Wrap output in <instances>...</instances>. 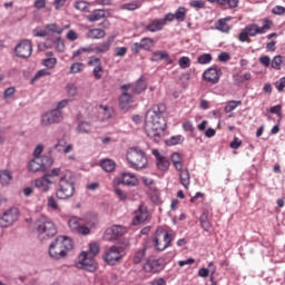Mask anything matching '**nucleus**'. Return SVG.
I'll return each instance as SVG.
<instances>
[{"instance_id":"1","label":"nucleus","mask_w":285,"mask_h":285,"mask_svg":"<svg viewBox=\"0 0 285 285\" xmlns=\"http://www.w3.org/2000/svg\"><path fill=\"white\" fill-rule=\"evenodd\" d=\"M166 112V105L158 104L154 105L145 116V132L147 137L154 139V141H159L164 130H166V118L164 117Z\"/></svg>"},{"instance_id":"2","label":"nucleus","mask_w":285,"mask_h":285,"mask_svg":"<svg viewBox=\"0 0 285 285\" xmlns=\"http://www.w3.org/2000/svg\"><path fill=\"white\" fill-rule=\"evenodd\" d=\"M75 195V178L72 171L62 169L59 176L58 188L56 189L57 199H70Z\"/></svg>"},{"instance_id":"3","label":"nucleus","mask_w":285,"mask_h":285,"mask_svg":"<svg viewBox=\"0 0 285 285\" xmlns=\"http://www.w3.org/2000/svg\"><path fill=\"white\" fill-rule=\"evenodd\" d=\"M72 250V239L58 236L49 246V255L52 259H63Z\"/></svg>"},{"instance_id":"4","label":"nucleus","mask_w":285,"mask_h":285,"mask_svg":"<svg viewBox=\"0 0 285 285\" xmlns=\"http://www.w3.org/2000/svg\"><path fill=\"white\" fill-rule=\"evenodd\" d=\"M273 28V20L264 19L263 26L258 27L257 23L247 24L239 33L238 39L242 43L248 41V37H257V35H266Z\"/></svg>"},{"instance_id":"5","label":"nucleus","mask_w":285,"mask_h":285,"mask_svg":"<svg viewBox=\"0 0 285 285\" xmlns=\"http://www.w3.org/2000/svg\"><path fill=\"white\" fill-rule=\"evenodd\" d=\"M126 157L130 168H135V170H141V168L148 166V157H146V153L139 147L127 149Z\"/></svg>"},{"instance_id":"6","label":"nucleus","mask_w":285,"mask_h":285,"mask_svg":"<svg viewBox=\"0 0 285 285\" xmlns=\"http://www.w3.org/2000/svg\"><path fill=\"white\" fill-rule=\"evenodd\" d=\"M125 255L126 253L124 252V247L112 245L105 252L102 259L106 264H108V266H116L120 261L124 259Z\"/></svg>"},{"instance_id":"7","label":"nucleus","mask_w":285,"mask_h":285,"mask_svg":"<svg viewBox=\"0 0 285 285\" xmlns=\"http://www.w3.org/2000/svg\"><path fill=\"white\" fill-rule=\"evenodd\" d=\"M174 239L175 236H173V233H168L166 229L159 228L156 230L154 246L156 250H166V248L170 246Z\"/></svg>"},{"instance_id":"8","label":"nucleus","mask_w":285,"mask_h":285,"mask_svg":"<svg viewBox=\"0 0 285 285\" xmlns=\"http://www.w3.org/2000/svg\"><path fill=\"white\" fill-rule=\"evenodd\" d=\"M36 230L38 235H46V237H55L57 235V227H55V223L46 218V216H40L37 219Z\"/></svg>"},{"instance_id":"9","label":"nucleus","mask_w":285,"mask_h":285,"mask_svg":"<svg viewBox=\"0 0 285 285\" xmlns=\"http://www.w3.org/2000/svg\"><path fill=\"white\" fill-rule=\"evenodd\" d=\"M63 121V112L59 109H52L41 115L40 125L42 128L53 126V124H61Z\"/></svg>"},{"instance_id":"10","label":"nucleus","mask_w":285,"mask_h":285,"mask_svg":"<svg viewBox=\"0 0 285 285\" xmlns=\"http://www.w3.org/2000/svg\"><path fill=\"white\" fill-rule=\"evenodd\" d=\"M19 220V208L10 207L0 214V228H10Z\"/></svg>"},{"instance_id":"11","label":"nucleus","mask_w":285,"mask_h":285,"mask_svg":"<svg viewBox=\"0 0 285 285\" xmlns=\"http://www.w3.org/2000/svg\"><path fill=\"white\" fill-rule=\"evenodd\" d=\"M78 268H82V271H87L88 273H95L97 271V262H95V257L89 256L87 252H82L79 255Z\"/></svg>"},{"instance_id":"12","label":"nucleus","mask_w":285,"mask_h":285,"mask_svg":"<svg viewBox=\"0 0 285 285\" xmlns=\"http://www.w3.org/2000/svg\"><path fill=\"white\" fill-rule=\"evenodd\" d=\"M16 55L21 59H28L32 56V41L22 40L16 46Z\"/></svg>"},{"instance_id":"13","label":"nucleus","mask_w":285,"mask_h":285,"mask_svg":"<svg viewBox=\"0 0 285 285\" xmlns=\"http://www.w3.org/2000/svg\"><path fill=\"white\" fill-rule=\"evenodd\" d=\"M79 217L72 216L69 222L68 226L72 233H77V235H90V228L81 225Z\"/></svg>"},{"instance_id":"14","label":"nucleus","mask_w":285,"mask_h":285,"mask_svg":"<svg viewBox=\"0 0 285 285\" xmlns=\"http://www.w3.org/2000/svg\"><path fill=\"white\" fill-rule=\"evenodd\" d=\"M222 78V69H217V67H210L203 73V79L208 81V83H219V79Z\"/></svg>"},{"instance_id":"15","label":"nucleus","mask_w":285,"mask_h":285,"mask_svg":"<svg viewBox=\"0 0 285 285\" xmlns=\"http://www.w3.org/2000/svg\"><path fill=\"white\" fill-rule=\"evenodd\" d=\"M120 89L122 90V94L119 98V106L120 108L125 109V108H128L130 104H132V94H130V83L122 85Z\"/></svg>"},{"instance_id":"16","label":"nucleus","mask_w":285,"mask_h":285,"mask_svg":"<svg viewBox=\"0 0 285 285\" xmlns=\"http://www.w3.org/2000/svg\"><path fill=\"white\" fill-rule=\"evenodd\" d=\"M126 233V228L121 225H114L105 232V239L112 242L114 239H119Z\"/></svg>"},{"instance_id":"17","label":"nucleus","mask_w":285,"mask_h":285,"mask_svg":"<svg viewBox=\"0 0 285 285\" xmlns=\"http://www.w3.org/2000/svg\"><path fill=\"white\" fill-rule=\"evenodd\" d=\"M150 214L148 213V207L146 205H139L138 209L135 212V217L132 219L134 226H139V224H144L147 222Z\"/></svg>"},{"instance_id":"18","label":"nucleus","mask_w":285,"mask_h":285,"mask_svg":"<svg viewBox=\"0 0 285 285\" xmlns=\"http://www.w3.org/2000/svg\"><path fill=\"white\" fill-rule=\"evenodd\" d=\"M153 155L156 158L158 170L166 173V170L170 168V160L166 156L159 154L158 149H154Z\"/></svg>"},{"instance_id":"19","label":"nucleus","mask_w":285,"mask_h":285,"mask_svg":"<svg viewBox=\"0 0 285 285\" xmlns=\"http://www.w3.org/2000/svg\"><path fill=\"white\" fill-rule=\"evenodd\" d=\"M119 184H122V186L135 187L138 186L139 179L132 173H124L120 176Z\"/></svg>"},{"instance_id":"20","label":"nucleus","mask_w":285,"mask_h":285,"mask_svg":"<svg viewBox=\"0 0 285 285\" xmlns=\"http://www.w3.org/2000/svg\"><path fill=\"white\" fill-rule=\"evenodd\" d=\"M28 169L30 173H46V166H43V161L41 157H35L29 161Z\"/></svg>"},{"instance_id":"21","label":"nucleus","mask_w":285,"mask_h":285,"mask_svg":"<svg viewBox=\"0 0 285 285\" xmlns=\"http://www.w3.org/2000/svg\"><path fill=\"white\" fill-rule=\"evenodd\" d=\"M146 88H148V85L146 83V80L144 77H140L136 82L130 85V92L132 95H141V92H145Z\"/></svg>"},{"instance_id":"22","label":"nucleus","mask_w":285,"mask_h":285,"mask_svg":"<svg viewBox=\"0 0 285 285\" xmlns=\"http://www.w3.org/2000/svg\"><path fill=\"white\" fill-rule=\"evenodd\" d=\"M115 41V38H108L97 47H95V53L96 55H106V52L110 51V48H112V43Z\"/></svg>"},{"instance_id":"23","label":"nucleus","mask_w":285,"mask_h":285,"mask_svg":"<svg viewBox=\"0 0 285 285\" xmlns=\"http://www.w3.org/2000/svg\"><path fill=\"white\" fill-rule=\"evenodd\" d=\"M86 19L89 21V23L101 21V19H106V10L95 9L89 16L86 17Z\"/></svg>"},{"instance_id":"24","label":"nucleus","mask_w":285,"mask_h":285,"mask_svg":"<svg viewBox=\"0 0 285 285\" xmlns=\"http://www.w3.org/2000/svg\"><path fill=\"white\" fill-rule=\"evenodd\" d=\"M61 170H62L61 167H56V168H53V169L51 170V173L45 174V175L42 176V181H45V184H47V186H50V185L55 184V181L52 180V178H55V177H60Z\"/></svg>"},{"instance_id":"25","label":"nucleus","mask_w":285,"mask_h":285,"mask_svg":"<svg viewBox=\"0 0 285 285\" xmlns=\"http://www.w3.org/2000/svg\"><path fill=\"white\" fill-rule=\"evenodd\" d=\"M164 26H166V20H163L160 18V19H156L151 23H149L146 27V30H148V32H159V30H164Z\"/></svg>"},{"instance_id":"26","label":"nucleus","mask_w":285,"mask_h":285,"mask_svg":"<svg viewBox=\"0 0 285 285\" xmlns=\"http://www.w3.org/2000/svg\"><path fill=\"white\" fill-rule=\"evenodd\" d=\"M12 184V173L8 169L0 170V186L7 187Z\"/></svg>"},{"instance_id":"27","label":"nucleus","mask_w":285,"mask_h":285,"mask_svg":"<svg viewBox=\"0 0 285 285\" xmlns=\"http://www.w3.org/2000/svg\"><path fill=\"white\" fill-rule=\"evenodd\" d=\"M233 79L236 86H242V83H245V81H250V79H253V76L250 75V72L234 73Z\"/></svg>"},{"instance_id":"28","label":"nucleus","mask_w":285,"mask_h":285,"mask_svg":"<svg viewBox=\"0 0 285 285\" xmlns=\"http://www.w3.org/2000/svg\"><path fill=\"white\" fill-rule=\"evenodd\" d=\"M100 167L102 168V170H105V173H114L115 168H117V164L115 163V160L106 158L100 160Z\"/></svg>"},{"instance_id":"29","label":"nucleus","mask_w":285,"mask_h":285,"mask_svg":"<svg viewBox=\"0 0 285 285\" xmlns=\"http://www.w3.org/2000/svg\"><path fill=\"white\" fill-rule=\"evenodd\" d=\"M230 17L222 18L216 22V30H219V32H230V26L228 24V21H230Z\"/></svg>"},{"instance_id":"30","label":"nucleus","mask_w":285,"mask_h":285,"mask_svg":"<svg viewBox=\"0 0 285 285\" xmlns=\"http://www.w3.org/2000/svg\"><path fill=\"white\" fill-rule=\"evenodd\" d=\"M160 264L159 261H148L145 265H144V271L146 273H159V268H160Z\"/></svg>"},{"instance_id":"31","label":"nucleus","mask_w":285,"mask_h":285,"mask_svg":"<svg viewBox=\"0 0 285 285\" xmlns=\"http://www.w3.org/2000/svg\"><path fill=\"white\" fill-rule=\"evenodd\" d=\"M104 37H106V30L104 29H89L87 32L88 39H104Z\"/></svg>"},{"instance_id":"32","label":"nucleus","mask_w":285,"mask_h":285,"mask_svg":"<svg viewBox=\"0 0 285 285\" xmlns=\"http://www.w3.org/2000/svg\"><path fill=\"white\" fill-rule=\"evenodd\" d=\"M179 177L181 186L188 189V186H190V173L188 171V169H180Z\"/></svg>"},{"instance_id":"33","label":"nucleus","mask_w":285,"mask_h":285,"mask_svg":"<svg viewBox=\"0 0 285 285\" xmlns=\"http://www.w3.org/2000/svg\"><path fill=\"white\" fill-rule=\"evenodd\" d=\"M146 259V247H141L134 254V264H141Z\"/></svg>"},{"instance_id":"34","label":"nucleus","mask_w":285,"mask_h":285,"mask_svg":"<svg viewBox=\"0 0 285 285\" xmlns=\"http://www.w3.org/2000/svg\"><path fill=\"white\" fill-rule=\"evenodd\" d=\"M186 7H179L176 12L174 13V17L178 23H183V21H186Z\"/></svg>"},{"instance_id":"35","label":"nucleus","mask_w":285,"mask_h":285,"mask_svg":"<svg viewBox=\"0 0 285 285\" xmlns=\"http://www.w3.org/2000/svg\"><path fill=\"white\" fill-rule=\"evenodd\" d=\"M171 164L176 170H181V168H184V164L181 163V155H179V153H174L171 155Z\"/></svg>"},{"instance_id":"36","label":"nucleus","mask_w":285,"mask_h":285,"mask_svg":"<svg viewBox=\"0 0 285 285\" xmlns=\"http://www.w3.org/2000/svg\"><path fill=\"white\" fill-rule=\"evenodd\" d=\"M170 56H168L167 51H156L153 53L151 61H168Z\"/></svg>"},{"instance_id":"37","label":"nucleus","mask_w":285,"mask_h":285,"mask_svg":"<svg viewBox=\"0 0 285 285\" xmlns=\"http://www.w3.org/2000/svg\"><path fill=\"white\" fill-rule=\"evenodd\" d=\"M66 92H67V97H69L70 99H75V97L79 95V90L75 83H68L66 86Z\"/></svg>"},{"instance_id":"38","label":"nucleus","mask_w":285,"mask_h":285,"mask_svg":"<svg viewBox=\"0 0 285 285\" xmlns=\"http://www.w3.org/2000/svg\"><path fill=\"white\" fill-rule=\"evenodd\" d=\"M199 222H200V226L202 228H204V230H206V233H208V230H210V220H208V214L203 213L199 217Z\"/></svg>"},{"instance_id":"39","label":"nucleus","mask_w":285,"mask_h":285,"mask_svg":"<svg viewBox=\"0 0 285 285\" xmlns=\"http://www.w3.org/2000/svg\"><path fill=\"white\" fill-rule=\"evenodd\" d=\"M140 46L144 50H146L148 52V51H150V48H153V46H155V41L153 40V38H142L140 40Z\"/></svg>"},{"instance_id":"40","label":"nucleus","mask_w":285,"mask_h":285,"mask_svg":"<svg viewBox=\"0 0 285 285\" xmlns=\"http://www.w3.org/2000/svg\"><path fill=\"white\" fill-rule=\"evenodd\" d=\"M83 68H86V66L82 62H73L70 66V75H78V72H82Z\"/></svg>"},{"instance_id":"41","label":"nucleus","mask_w":285,"mask_h":285,"mask_svg":"<svg viewBox=\"0 0 285 285\" xmlns=\"http://www.w3.org/2000/svg\"><path fill=\"white\" fill-rule=\"evenodd\" d=\"M282 63H284V58L278 55L273 58L271 66L274 70H282Z\"/></svg>"},{"instance_id":"42","label":"nucleus","mask_w":285,"mask_h":285,"mask_svg":"<svg viewBox=\"0 0 285 285\" xmlns=\"http://www.w3.org/2000/svg\"><path fill=\"white\" fill-rule=\"evenodd\" d=\"M138 8H141V3H139L138 0H135L132 2H128L122 4L121 9L122 10H129V11H135L138 10Z\"/></svg>"},{"instance_id":"43","label":"nucleus","mask_w":285,"mask_h":285,"mask_svg":"<svg viewBox=\"0 0 285 285\" xmlns=\"http://www.w3.org/2000/svg\"><path fill=\"white\" fill-rule=\"evenodd\" d=\"M33 185L36 186V188H40V190H42V193H48V190H50V185L46 184L43 178L36 179L33 181Z\"/></svg>"},{"instance_id":"44","label":"nucleus","mask_w":285,"mask_h":285,"mask_svg":"<svg viewBox=\"0 0 285 285\" xmlns=\"http://www.w3.org/2000/svg\"><path fill=\"white\" fill-rule=\"evenodd\" d=\"M40 159L42 161V166H45V173L48 168H52V166H55V159L50 156H41Z\"/></svg>"},{"instance_id":"45","label":"nucleus","mask_w":285,"mask_h":285,"mask_svg":"<svg viewBox=\"0 0 285 285\" xmlns=\"http://www.w3.org/2000/svg\"><path fill=\"white\" fill-rule=\"evenodd\" d=\"M242 106V100H230L225 106V112H233L237 107Z\"/></svg>"},{"instance_id":"46","label":"nucleus","mask_w":285,"mask_h":285,"mask_svg":"<svg viewBox=\"0 0 285 285\" xmlns=\"http://www.w3.org/2000/svg\"><path fill=\"white\" fill-rule=\"evenodd\" d=\"M92 128V125L88 121H80L77 127L78 132H85L88 134Z\"/></svg>"},{"instance_id":"47","label":"nucleus","mask_w":285,"mask_h":285,"mask_svg":"<svg viewBox=\"0 0 285 285\" xmlns=\"http://www.w3.org/2000/svg\"><path fill=\"white\" fill-rule=\"evenodd\" d=\"M89 257H97L99 255V244L97 243H90L89 244V250L86 252Z\"/></svg>"},{"instance_id":"48","label":"nucleus","mask_w":285,"mask_h":285,"mask_svg":"<svg viewBox=\"0 0 285 285\" xmlns=\"http://www.w3.org/2000/svg\"><path fill=\"white\" fill-rule=\"evenodd\" d=\"M73 8L76 10H79L80 12H89V10H88V2H86L83 0L76 1L73 3Z\"/></svg>"},{"instance_id":"49","label":"nucleus","mask_w":285,"mask_h":285,"mask_svg":"<svg viewBox=\"0 0 285 285\" xmlns=\"http://www.w3.org/2000/svg\"><path fill=\"white\" fill-rule=\"evenodd\" d=\"M210 61H213V55L210 53H204L197 58V62L200 63V66H206L210 63Z\"/></svg>"},{"instance_id":"50","label":"nucleus","mask_w":285,"mask_h":285,"mask_svg":"<svg viewBox=\"0 0 285 285\" xmlns=\"http://www.w3.org/2000/svg\"><path fill=\"white\" fill-rule=\"evenodd\" d=\"M181 142H184V136H181V135L171 136L167 140V146H177V144H181Z\"/></svg>"},{"instance_id":"51","label":"nucleus","mask_w":285,"mask_h":285,"mask_svg":"<svg viewBox=\"0 0 285 285\" xmlns=\"http://www.w3.org/2000/svg\"><path fill=\"white\" fill-rule=\"evenodd\" d=\"M63 141H58V144H56L52 148H49V155L52 157V155H55V150L56 153H63Z\"/></svg>"},{"instance_id":"52","label":"nucleus","mask_w":285,"mask_h":285,"mask_svg":"<svg viewBox=\"0 0 285 285\" xmlns=\"http://www.w3.org/2000/svg\"><path fill=\"white\" fill-rule=\"evenodd\" d=\"M47 206L51 208V210H59V203L57 202V198H55V196L48 197Z\"/></svg>"},{"instance_id":"53","label":"nucleus","mask_w":285,"mask_h":285,"mask_svg":"<svg viewBox=\"0 0 285 285\" xmlns=\"http://www.w3.org/2000/svg\"><path fill=\"white\" fill-rule=\"evenodd\" d=\"M48 32H55L56 35H62L63 28H58L56 23H49L46 26Z\"/></svg>"},{"instance_id":"54","label":"nucleus","mask_w":285,"mask_h":285,"mask_svg":"<svg viewBox=\"0 0 285 285\" xmlns=\"http://www.w3.org/2000/svg\"><path fill=\"white\" fill-rule=\"evenodd\" d=\"M189 6L190 8H195V10H203V8H206V3L203 0H191Z\"/></svg>"},{"instance_id":"55","label":"nucleus","mask_w":285,"mask_h":285,"mask_svg":"<svg viewBox=\"0 0 285 285\" xmlns=\"http://www.w3.org/2000/svg\"><path fill=\"white\" fill-rule=\"evenodd\" d=\"M141 181L142 184H145V186H147V188H149L150 190H155V180H153V178L142 176Z\"/></svg>"},{"instance_id":"56","label":"nucleus","mask_w":285,"mask_h":285,"mask_svg":"<svg viewBox=\"0 0 285 285\" xmlns=\"http://www.w3.org/2000/svg\"><path fill=\"white\" fill-rule=\"evenodd\" d=\"M101 65V59L95 57V56H91L89 57V60L87 62V66H90V67H94V68H97Z\"/></svg>"},{"instance_id":"57","label":"nucleus","mask_w":285,"mask_h":285,"mask_svg":"<svg viewBox=\"0 0 285 285\" xmlns=\"http://www.w3.org/2000/svg\"><path fill=\"white\" fill-rule=\"evenodd\" d=\"M178 66L183 69L190 68V58L188 57H181L178 60Z\"/></svg>"},{"instance_id":"58","label":"nucleus","mask_w":285,"mask_h":285,"mask_svg":"<svg viewBox=\"0 0 285 285\" xmlns=\"http://www.w3.org/2000/svg\"><path fill=\"white\" fill-rule=\"evenodd\" d=\"M101 72H104V66L98 65V67H94L92 75L95 79L99 80L101 79Z\"/></svg>"},{"instance_id":"59","label":"nucleus","mask_w":285,"mask_h":285,"mask_svg":"<svg viewBox=\"0 0 285 285\" xmlns=\"http://www.w3.org/2000/svg\"><path fill=\"white\" fill-rule=\"evenodd\" d=\"M50 76V72L48 69H41L36 72L35 77L32 78V81H37V79H41V77H48Z\"/></svg>"},{"instance_id":"60","label":"nucleus","mask_w":285,"mask_h":285,"mask_svg":"<svg viewBox=\"0 0 285 285\" xmlns=\"http://www.w3.org/2000/svg\"><path fill=\"white\" fill-rule=\"evenodd\" d=\"M115 195L119 198L120 202H126L128 199V194L121 190L120 188H115Z\"/></svg>"},{"instance_id":"61","label":"nucleus","mask_w":285,"mask_h":285,"mask_svg":"<svg viewBox=\"0 0 285 285\" xmlns=\"http://www.w3.org/2000/svg\"><path fill=\"white\" fill-rule=\"evenodd\" d=\"M126 52H128V48H126V47H116L114 57H126Z\"/></svg>"},{"instance_id":"62","label":"nucleus","mask_w":285,"mask_h":285,"mask_svg":"<svg viewBox=\"0 0 285 285\" xmlns=\"http://www.w3.org/2000/svg\"><path fill=\"white\" fill-rule=\"evenodd\" d=\"M43 66L46 68H55L57 66V58H47L43 60Z\"/></svg>"},{"instance_id":"63","label":"nucleus","mask_w":285,"mask_h":285,"mask_svg":"<svg viewBox=\"0 0 285 285\" xmlns=\"http://www.w3.org/2000/svg\"><path fill=\"white\" fill-rule=\"evenodd\" d=\"M275 88L278 92H283L285 88V77H282L279 80L275 82Z\"/></svg>"},{"instance_id":"64","label":"nucleus","mask_w":285,"mask_h":285,"mask_svg":"<svg viewBox=\"0 0 285 285\" xmlns=\"http://www.w3.org/2000/svg\"><path fill=\"white\" fill-rule=\"evenodd\" d=\"M273 14L282 16L285 13V8L283 6H276L272 9Z\"/></svg>"}]
</instances>
